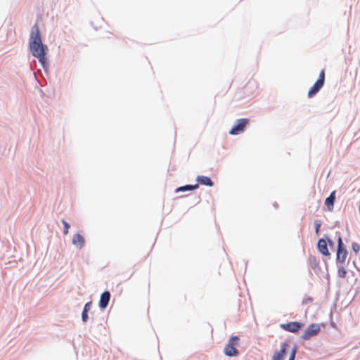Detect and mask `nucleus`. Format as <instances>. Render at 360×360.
I'll return each mask as SVG.
<instances>
[{"instance_id": "obj_18", "label": "nucleus", "mask_w": 360, "mask_h": 360, "mask_svg": "<svg viewBox=\"0 0 360 360\" xmlns=\"http://www.w3.org/2000/svg\"><path fill=\"white\" fill-rule=\"evenodd\" d=\"M352 250L358 253L360 250V245H359L356 243H353L352 244Z\"/></svg>"}, {"instance_id": "obj_6", "label": "nucleus", "mask_w": 360, "mask_h": 360, "mask_svg": "<svg viewBox=\"0 0 360 360\" xmlns=\"http://www.w3.org/2000/svg\"><path fill=\"white\" fill-rule=\"evenodd\" d=\"M320 330V327L317 324H311L309 325L304 333L302 335V338L304 340H309L311 337L316 335Z\"/></svg>"}, {"instance_id": "obj_4", "label": "nucleus", "mask_w": 360, "mask_h": 360, "mask_svg": "<svg viewBox=\"0 0 360 360\" xmlns=\"http://www.w3.org/2000/svg\"><path fill=\"white\" fill-rule=\"evenodd\" d=\"M337 262L344 263L347 257V250L344 246L342 238L339 236L338 239Z\"/></svg>"}, {"instance_id": "obj_19", "label": "nucleus", "mask_w": 360, "mask_h": 360, "mask_svg": "<svg viewBox=\"0 0 360 360\" xmlns=\"http://www.w3.org/2000/svg\"><path fill=\"white\" fill-rule=\"evenodd\" d=\"M313 300L311 297H305L302 300V304H307L309 303H311L312 302Z\"/></svg>"}, {"instance_id": "obj_11", "label": "nucleus", "mask_w": 360, "mask_h": 360, "mask_svg": "<svg viewBox=\"0 0 360 360\" xmlns=\"http://www.w3.org/2000/svg\"><path fill=\"white\" fill-rule=\"evenodd\" d=\"M110 298V294L108 291H105L101 295L100 301H99V307L101 309H105L107 307L109 300Z\"/></svg>"}, {"instance_id": "obj_23", "label": "nucleus", "mask_w": 360, "mask_h": 360, "mask_svg": "<svg viewBox=\"0 0 360 360\" xmlns=\"http://www.w3.org/2000/svg\"><path fill=\"white\" fill-rule=\"evenodd\" d=\"M328 243H329V245H330V247H333L334 246L333 243L330 240H328Z\"/></svg>"}, {"instance_id": "obj_2", "label": "nucleus", "mask_w": 360, "mask_h": 360, "mask_svg": "<svg viewBox=\"0 0 360 360\" xmlns=\"http://www.w3.org/2000/svg\"><path fill=\"white\" fill-rule=\"evenodd\" d=\"M240 338L238 336H233L229 339L228 343L225 345L224 349V354L227 356H237L239 352L237 347L239 345Z\"/></svg>"}, {"instance_id": "obj_1", "label": "nucleus", "mask_w": 360, "mask_h": 360, "mask_svg": "<svg viewBox=\"0 0 360 360\" xmlns=\"http://www.w3.org/2000/svg\"><path fill=\"white\" fill-rule=\"evenodd\" d=\"M29 46L33 56L39 60L44 68H46L48 62L45 56L46 54L47 47L42 44L37 24H34L32 27Z\"/></svg>"}, {"instance_id": "obj_7", "label": "nucleus", "mask_w": 360, "mask_h": 360, "mask_svg": "<svg viewBox=\"0 0 360 360\" xmlns=\"http://www.w3.org/2000/svg\"><path fill=\"white\" fill-rule=\"evenodd\" d=\"M289 348V344L284 342L281 344V349L276 351L272 356V360H284L286 350Z\"/></svg>"}, {"instance_id": "obj_14", "label": "nucleus", "mask_w": 360, "mask_h": 360, "mask_svg": "<svg viewBox=\"0 0 360 360\" xmlns=\"http://www.w3.org/2000/svg\"><path fill=\"white\" fill-rule=\"evenodd\" d=\"M198 188V184H195V185H186V186H181V187L177 188L175 190V192L178 193V192H181V191H193V190H195V189H196Z\"/></svg>"}, {"instance_id": "obj_10", "label": "nucleus", "mask_w": 360, "mask_h": 360, "mask_svg": "<svg viewBox=\"0 0 360 360\" xmlns=\"http://www.w3.org/2000/svg\"><path fill=\"white\" fill-rule=\"evenodd\" d=\"M317 248L319 251L325 256H329L330 252L327 247V242L324 239H320L318 241Z\"/></svg>"}, {"instance_id": "obj_15", "label": "nucleus", "mask_w": 360, "mask_h": 360, "mask_svg": "<svg viewBox=\"0 0 360 360\" xmlns=\"http://www.w3.org/2000/svg\"><path fill=\"white\" fill-rule=\"evenodd\" d=\"M338 274L341 278H345L347 275V271L343 266H340L338 268Z\"/></svg>"}, {"instance_id": "obj_12", "label": "nucleus", "mask_w": 360, "mask_h": 360, "mask_svg": "<svg viewBox=\"0 0 360 360\" xmlns=\"http://www.w3.org/2000/svg\"><path fill=\"white\" fill-rule=\"evenodd\" d=\"M335 191H333L325 200V205L329 211H332L333 210L334 202L335 200Z\"/></svg>"}, {"instance_id": "obj_13", "label": "nucleus", "mask_w": 360, "mask_h": 360, "mask_svg": "<svg viewBox=\"0 0 360 360\" xmlns=\"http://www.w3.org/2000/svg\"><path fill=\"white\" fill-rule=\"evenodd\" d=\"M196 181L198 184H200L202 185L207 186H212L213 182L210 179V178L205 176H198L196 178Z\"/></svg>"}, {"instance_id": "obj_3", "label": "nucleus", "mask_w": 360, "mask_h": 360, "mask_svg": "<svg viewBox=\"0 0 360 360\" xmlns=\"http://www.w3.org/2000/svg\"><path fill=\"white\" fill-rule=\"evenodd\" d=\"M325 82V70H322L320 72L318 80L311 87L308 91V97L311 98L316 95L319 91L323 86Z\"/></svg>"}, {"instance_id": "obj_21", "label": "nucleus", "mask_w": 360, "mask_h": 360, "mask_svg": "<svg viewBox=\"0 0 360 360\" xmlns=\"http://www.w3.org/2000/svg\"><path fill=\"white\" fill-rule=\"evenodd\" d=\"M82 319L84 322H86L88 319V314L86 311H83L82 314Z\"/></svg>"}, {"instance_id": "obj_22", "label": "nucleus", "mask_w": 360, "mask_h": 360, "mask_svg": "<svg viewBox=\"0 0 360 360\" xmlns=\"http://www.w3.org/2000/svg\"><path fill=\"white\" fill-rule=\"evenodd\" d=\"M91 302H88L86 303L85 305H84V311H86L88 312V311L91 308Z\"/></svg>"}, {"instance_id": "obj_8", "label": "nucleus", "mask_w": 360, "mask_h": 360, "mask_svg": "<svg viewBox=\"0 0 360 360\" xmlns=\"http://www.w3.org/2000/svg\"><path fill=\"white\" fill-rule=\"evenodd\" d=\"M302 326V323L296 321L289 322L281 325V328L283 329L292 333L297 332Z\"/></svg>"}, {"instance_id": "obj_20", "label": "nucleus", "mask_w": 360, "mask_h": 360, "mask_svg": "<svg viewBox=\"0 0 360 360\" xmlns=\"http://www.w3.org/2000/svg\"><path fill=\"white\" fill-rule=\"evenodd\" d=\"M315 226H316V233L318 234L319 232V229L321 227V222L320 221H315Z\"/></svg>"}, {"instance_id": "obj_17", "label": "nucleus", "mask_w": 360, "mask_h": 360, "mask_svg": "<svg viewBox=\"0 0 360 360\" xmlns=\"http://www.w3.org/2000/svg\"><path fill=\"white\" fill-rule=\"evenodd\" d=\"M296 352H297V348H296V347H295L291 350L290 355L289 356L288 360H295Z\"/></svg>"}, {"instance_id": "obj_16", "label": "nucleus", "mask_w": 360, "mask_h": 360, "mask_svg": "<svg viewBox=\"0 0 360 360\" xmlns=\"http://www.w3.org/2000/svg\"><path fill=\"white\" fill-rule=\"evenodd\" d=\"M62 223L63 224V226H64V229H63V233L65 235H67L68 233V231H69V228H70V225L69 224L65 221V220H62Z\"/></svg>"}, {"instance_id": "obj_9", "label": "nucleus", "mask_w": 360, "mask_h": 360, "mask_svg": "<svg viewBox=\"0 0 360 360\" xmlns=\"http://www.w3.org/2000/svg\"><path fill=\"white\" fill-rule=\"evenodd\" d=\"M85 243L84 238L79 233L74 235L72 238V244L79 249H82Z\"/></svg>"}, {"instance_id": "obj_5", "label": "nucleus", "mask_w": 360, "mask_h": 360, "mask_svg": "<svg viewBox=\"0 0 360 360\" xmlns=\"http://www.w3.org/2000/svg\"><path fill=\"white\" fill-rule=\"evenodd\" d=\"M248 124V119L243 118L238 120L236 124L230 130L229 134L231 135H238L242 133Z\"/></svg>"}]
</instances>
